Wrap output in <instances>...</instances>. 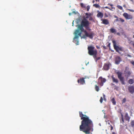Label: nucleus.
<instances>
[{
    "label": "nucleus",
    "mask_w": 134,
    "mask_h": 134,
    "mask_svg": "<svg viewBox=\"0 0 134 134\" xmlns=\"http://www.w3.org/2000/svg\"><path fill=\"white\" fill-rule=\"evenodd\" d=\"M79 114L81 119L82 120L79 127L80 130L86 134H90V131H92L93 130V122L88 116L83 115L82 112L79 111Z\"/></svg>",
    "instance_id": "nucleus-1"
},
{
    "label": "nucleus",
    "mask_w": 134,
    "mask_h": 134,
    "mask_svg": "<svg viewBox=\"0 0 134 134\" xmlns=\"http://www.w3.org/2000/svg\"><path fill=\"white\" fill-rule=\"evenodd\" d=\"M90 23L86 19L84 18L82 20L80 25H79L78 27V30H80L81 32H83L85 33V35H83V37H81L83 38H85L86 37H87L89 38L92 39L94 36V34L92 32H90L89 33L86 30H84L83 27H85L87 30H91V29L90 28L89 26Z\"/></svg>",
    "instance_id": "nucleus-2"
},
{
    "label": "nucleus",
    "mask_w": 134,
    "mask_h": 134,
    "mask_svg": "<svg viewBox=\"0 0 134 134\" xmlns=\"http://www.w3.org/2000/svg\"><path fill=\"white\" fill-rule=\"evenodd\" d=\"M82 32H79V30L77 29L75 30L74 34L75 35V36L74 38V40L75 42H76V44L78 45L79 43V40L78 38L79 36L81 37V35ZM83 38V37L82 38Z\"/></svg>",
    "instance_id": "nucleus-3"
},
{
    "label": "nucleus",
    "mask_w": 134,
    "mask_h": 134,
    "mask_svg": "<svg viewBox=\"0 0 134 134\" xmlns=\"http://www.w3.org/2000/svg\"><path fill=\"white\" fill-rule=\"evenodd\" d=\"M94 48H95L94 47L92 46H90L88 47V54L90 55H93L95 53H97V51L96 49H94Z\"/></svg>",
    "instance_id": "nucleus-4"
},
{
    "label": "nucleus",
    "mask_w": 134,
    "mask_h": 134,
    "mask_svg": "<svg viewBox=\"0 0 134 134\" xmlns=\"http://www.w3.org/2000/svg\"><path fill=\"white\" fill-rule=\"evenodd\" d=\"M116 73L118 75V77L122 85H125V83L124 81V78L122 76V73L118 71L116 72Z\"/></svg>",
    "instance_id": "nucleus-5"
},
{
    "label": "nucleus",
    "mask_w": 134,
    "mask_h": 134,
    "mask_svg": "<svg viewBox=\"0 0 134 134\" xmlns=\"http://www.w3.org/2000/svg\"><path fill=\"white\" fill-rule=\"evenodd\" d=\"M113 43L114 48L116 51L119 53L120 54L119 51H122L123 50L122 48L121 47H119V46H116V41L115 40H113L112 41Z\"/></svg>",
    "instance_id": "nucleus-6"
},
{
    "label": "nucleus",
    "mask_w": 134,
    "mask_h": 134,
    "mask_svg": "<svg viewBox=\"0 0 134 134\" xmlns=\"http://www.w3.org/2000/svg\"><path fill=\"white\" fill-rule=\"evenodd\" d=\"M99 85L102 86L103 85V83L105 82L106 80L105 78H103L101 76L99 78Z\"/></svg>",
    "instance_id": "nucleus-7"
},
{
    "label": "nucleus",
    "mask_w": 134,
    "mask_h": 134,
    "mask_svg": "<svg viewBox=\"0 0 134 134\" xmlns=\"http://www.w3.org/2000/svg\"><path fill=\"white\" fill-rule=\"evenodd\" d=\"M122 61L121 58L119 56H116L115 58V63L116 64H119Z\"/></svg>",
    "instance_id": "nucleus-8"
},
{
    "label": "nucleus",
    "mask_w": 134,
    "mask_h": 134,
    "mask_svg": "<svg viewBox=\"0 0 134 134\" xmlns=\"http://www.w3.org/2000/svg\"><path fill=\"white\" fill-rule=\"evenodd\" d=\"M110 65L111 64L109 63H105L103 69L105 70H108L109 69L110 66Z\"/></svg>",
    "instance_id": "nucleus-9"
},
{
    "label": "nucleus",
    "mask_w": 134,
    "mask_h": 134,
    "mask_svg": "<svg viewBox=\"0 0 134 134\" xmlns=\"http://www.w3.org/2000/svg\"><path fill=\"white\" fill-rule=\"evenodd\" d=\"M123 16L127 19H132L133 18L132 16L130 15H128L126 13H124L123 14Z\"/></svg>",
    "instance_id": "nucleus-10"
},
{
    "label": "nucleus",
    "mask_w": 134,
    "mask_h": 134,
    "mask_svg": "<svg viewBox=\"0 0 134 134\" xmlns=\"http://www.w3.org/2000/svg\"><path fill=\"white\" fill-rule=\"evenodd\" d=\"M125 76L127 77H129L131 74L130 70L127 68H126L125 70Z\"/></svg>",
    "instance_id": "nucleus-11"
},
{
    "label": "nucleus",
    "mask_w": 134,
    "mask_h": 134,
    "mask_svg": "<svg viewBox=\"0 0 134 134\" xmlns=\"http://www.w3.org/2000/svg\"><path fill=\"white\" fill-rule=\"evenodd\" d=\"M128 90L130 93H133L134 92V86H130L128 87Z\"/></svg>",
    "instance_id": "nucleus-12"
},
{
    "label": "nucleus",
    "mask_w": 134,
    "mask_h": 134,
    "mask_svg": "<svg viewBox=\"0 0 134 134\" xmlns=\"http://www.w3.org/2000/svg\"><path fill=\"white\" fill-rule=\"evenodd\" d=\"M84 79V78H82L78 79L77 80L78 83H80V84L82 85L84 84L85 83V80Z\"/></svg>",
    "instance_id": "nucleus-13"
},
{
    "label": "nucleus",
    "mask_w": 134,
    "mask_h": 134,
    "mask_svg": "<svg viewBox=\"0 0 134 134\" xmlns=\"http://www.w3.org/2000/svg\"><path fill=\"white\" fill-rule=\"evenodd\" d=\"M101 20L102 21V23L105 25H108L109 24V22L108 20L107 19H101Z\"/></svg>",
    "instance_id": "nucleus-14"
},
{
    "label": "nucleus",
    "mask_w": 134,
    "mask_h": 134,
    "mask_svg": "<svg viewBox=\"0 0 134 134\" xmlns=\"http://www.w3.org/2000/svg\"><path fill=\"white\" fill-rule=\"evenodd\" d=\"M111 77L112 79L113 82L115 83H118L119 81L117 79H115L113 75L111 76Z\"/></svg>",
    "instance_id": "nucleus-15"
},
{
    "label": "nucleus",
    "mask_w": 134,
    "mask_h": 134,
    "mask_svg": "<svg viewBox=\"0 0 134 134\" xmlns=\"http://www.w3.org/2000/svg\"><path fill=\"white\" fill-rule=\"evenodd\" d=\"M97 17L98 18H102L103 16V14L100 12H99L98 13V14L97 15Z\"/></svg>",
    "instance_id": "nucleus-16"
},
{
    "label": "nucleus",
    "mask_w": 134,
    "mask_h": 134,
    "mask_svg": "<svg viewBox=\"0 0 134 134\" xmlns=\"http://www.w3.org/2000/svg\"><path fill=\"white\" fill-rule=\"evenodd\" d=\"M125 118L126 120L128 121V122L129 121L130 117L129 116L128 114L127 113H126L125 116Z\"/></svg>",
    "instance_id": "nucleus-17"
},
{
    "label": "nucleus",
    "mask_w": 134,
    "mask_h": 134,
    "mask_svg": "<svg viewBox=\"0 0 134 134\" xmlns=\"http://www.w3.org/2000/svg\"><path fill=\"white\" fill-rule=\"evenodd\" d=\"M115 21H121L122 22H123L124 21V20L121 18H117L115 19Z\"/></svg>",
    "instance_id": "nucleus-18"
},
{
    "label": "nucleus",
    "mask_w": 134,
    "mask_h": 134,
    "mask_svg": "<svg viewBox=\"0 0 134 134\" xmlns=\"http://www.w3.org/2000/svg\"><path fill=\"white\" fill-rule=\"evenodd\" d=\"M134 82V81L132 79H130L129 80L128 82L130 84H132Z\"/></svg>",
    "instance_id": "nucleus-19"
},
{
    "label": "nucleus",
    "mask_w": 134,
    "mask_h": 134,
    "mask_svg": "<svg viewBox=\"0 0 134 134\" xmlns=\"http://www.w3.org/2000/svg\"><path fill=\"white\" fill-rule=\"evenodd\" d=\"M110 31L112 33L116 32V31L115 29L113 28H111L110 29Z\"/></svg>",
    "instance_id": "nucleus-20"
},
{
    "label": "nucleus",
    "mask_w": 134,
    "mask_h": 134,
    "mask_svg": "<svg viewBox=\"0 0 134 134\" xmlns=\"http://www.w3.org/2000/svg\"><path fill=\"white\" fill-rule=\"evenodd\" d=\"M111 101L113 103V105H115L116 104V102L115 100V99L113 98L111 100Z\"/></svg>",
    "instance_id": "nucleus-21"
},
{
    "label": "nucleus",
    "mask_w": 134,
    "mask_h": 134,
    "mask_svg": "<svg viewBox=\"0 0 134 134\" xmlns=\"http://www.w3.org/2000/svg\"><path fill=\"white\" fill-rule=\"evenodd\" d=\"M95 90L97 92H98L99 90V88L98 86L97 85H95Z\"/></svg>",
    "instance_id": "nucleus-22"
},
{
    "label": "nucleus",
    "mask_w": 134,
    "mask_h": 134,
    "mask_svg": "<svg viewBox=\"0 0 134 134\" xmlns=\"http://www.w3.org/2000/svg\"><path fill=\"white\" fill-rule=\"evenodd\" d=\"M93 6L95 7L96 8H99L100 7L99 5L98 4H94L93 5Z\"/></svg>",
    "instance_id": "nucleus-23"
},
{
    "label": "nucleus",
    "mask_w": 134,
    "mask_h": 134,
    "mask_svg": "<svg viewBox=\"0 0 134 134\" xmlns=\"http://www.w3.org/2000/svg\"><path fill=\"white\" fill-rule=\"evenodd\" d=\"M97 53H96L94 54L93 55H92L93 56V57L95 60L96 58H97Z\"/></svg>",
    "instance_id": "nucleus-24"
},
{
    "label": "nucleus",
    "mask_w": 134,
    "mask_h": 134,
    "mask_svg": "<svg viewBox=\"0 0 134 134\" xmlns=\"http://www.w3.org/2000/svg\"><path fill=\"white\" fill-rule=\"evenodd\" d=\"M117 7L119 9L122 10L123 9L122 7L120 5H118Z\"/></svg>",
    "instance_id": "nucleus-25"
},
{
    "label": "nucleus",
    "mask_w": 134,
    "mask_h": 134,
    "mask_svg": "<svg viewBox=\"0 0 134 134\" xmlns=\"http://www.w3.org/2000/svg\"><path fill=\"white\" fill-rule=\"evenodd\" d=\"M131 126L132 127H133L134 126V121H132L131 122Z\"/></svg>",
    "instance_id": "nucleus-26"
},
{
    "label": "nucleus",
    "mask_w": 134,
    "mask_h": 134,
    "mask_svg": "<svg viewBox=\"0 0 134 134\" xmlns=\"http://www.w3.org/2000/svg\"><path fill=\"white\" fill-rule=\"evenodd\" d=\"M81 7L82 8H85L86 6L82 3H81L80 4Z\"/></svg>",
    "instance_id": "nucleus-27"
},
{
    "label": "nucleus",
    "mask_w": 134,
    "mask_h": 134,
    "mask_svg": "<svg viewBox=\"0 0 134 134\" xmlns=\"http://www.w3.org/2000/svg\"><path fill=\"white\" fill-rule=\"evenodd\" d=\"M126 101V99L125 98L123 99L122 100V103H124Z\"/></svg>",
    "instance_id": "nucleus-28"
},
{
    "label": "nucleus",
    "mask_w": 134,
    "mask_h": 134,
    "mask_svg": "<svg viewBox=\"0 0 134 134\" xmlns=\"http://www.w3.org/2000/svg\"><path fill=\"white\" fill-rule=\"evenodd\" d=\"M98 66L99 68H101L102 66V63H100V64H99L98 65Z\"/></svg>",
    "instance_id": "nucleus-29"
},
{
    "label": "nucleus",
    "mask_w": 134,
    "mask_h": 134,
    "mask_svg": "<svg viewBox=\"0 0 134 134\" xmlns=\"http://www.w3.org/2000/svg\"><path fill=\"white\" fill-rule=\"evenodd\" d=\"M100 59V57H97L95 60L96 61V62H97L98 60H99Z\"/></svg>",
    "instance_id": "nucleus-30"
},
{
    "label": "nucleus",
    "mask_w": 134,
    "mask_h": 134,
    "mask_svg": "<svg viewBox=\"0 0 134 134\" xmlns=\"http://www.w3.org/2000/svg\"><path fill=\"white\" fill-rule=\"evenodd\" d=\"M103 99L102 97H100V102L101 103H102L103 102Z\"/></svg>",
    "instance_id": "nucleus-31"
},
{
    "label": "nucleus",
    "mask_w": 134,
    "mask_h": 134,
    "mask_svg": "<svg viewBox=\"0 0 134 134\" xmlns=\"http://www.w3.org/2000/svg\"><path fill=\"white\" fill-rule=\"evenodd\" d=\"M90 9V7L89 5H88L87 7V11L89 10V9Z\"/></svg>",
    "instance_id": "nucleus-32"
},
{
    "label": "nucleus",
    "mask_w": 134,
    "mask_h": 134,
    "mask_svg": "<svg viewBox=\"0 0 134 134\" xmlns=\"http://www.w3.org/2000/svg\"><path fill=\"white\" fill-rule=\"evenodd\" d=\"M121 120H122V121H121V122L122 123H124V118H122Z\"/></svg>",
    "instance_id": "nucleus-33"
},
{
    "label": "nucleus",
    "mask_w": 134,
    "mask_h": 134,
    "mask_svg": "<svg viewBox=\"0 0 134 134\" xmlns=\"http://www.w3.org/2000/svg\"><path fill=\"white\" fill-rule=\"evenodd\" d=\"M93 20V18L92 17L90 16L89 18V20L90 21H92Z\"/></svg>",
    "instance_id": "nucleus-34"
},
{
    "label": "nucleus",
    "mask_w": 134,
    "mask_h": 134,
    "mask_svg": "<svg viewBox=\"0 0 134 134\" xmlns=\"http://www.w3.org/2000/svg\"><path fill=\"white\" fill-rule=\"evenodd\" d=\"M130 63L133 65L134 66V61H131Z\"/></svg>",
    "instance_id": "nucleus-35"
},
{
    "label": "nucleus",
    "mask_w": 134,
    "mask_h": 134,
    "mask_svg": "<svg viewBox=\"0 0 134 134\" xmlns=\"http://www.w3.org/2000/svg\"><path fill=\"white\" fill-rule=\"evenodd\" d=\"M85 15L87 16H88V15H89V16H90L91 14H89L88 13H86L85 14Z\"/></svg>",
    "instance_id": "nucleus-36"
},
{
    "label": "nucleus",
    "mask_w": 134,
    "mask_h": 134,
    "mask_svg": "<svg viewBox=\"0 0 134 134\" xmlns=\"http://www.w3.org/2000/svg\"><path fill=\"white\" fill-rule=\"evenodd\" d=\"M126 56L128 57H131V55L129 54H127L126 55Z\"/></svg>",
    "instance_id": "nucleus-37"
},
{
    "label": "nucleus",
    "mask_w": 134,
    "mask_h": 134,
    "mask_svg": "<svg viewBox=\"0 0 134 134\" xmlns=\"http://www.w3.org/2000/svg\"><path fill=\"white\" fill-rule=\"evenodd\" d=\"M128 10H129V11H130V12H134V10H132V9H129Z\"/></svg>",
    "instance_id": "nucleus-38"
},
{
    "label": "nucleus",
    "mask_w": 134,
    "mask_h": 134,
    "mask_svg": "<svg viewBox=\"0 0 134 134\" xmlns=\"http://www.w3.org/2000/svg\"><path fill=\"white\" fill-rule=\"evenodd\" d=\"M110 126L111 127L110 130H112L113 129V127L111 125H110Z\"/></svg>",
    "instance_id": "nucleus-39"
},
{
    "label": "nucleus",
    "mask_w": 134,
    "mask_h": 134,
    "mask_svg": "<svg viewBox=\"0 0 134 134\" xmlns=\"http://www.w3.org/2000/svg\"><path fill=\"white\" fill-rule=\"evenodd\" d=\"M116 34L117 35L119 36H120V34L119 32H117L116 33Z\"/></svg>",
    "instance_id": "nucleus-40"
},
{
    "label": "nucleus",
    "mask_w": 134,
    "mask_h": 134,
    "mask_svg": "<svg viewBox=\"0 0 134 134\" xmlns=\"http://www.w3.org/2000/svg\"><path fill=\"white\" fill-rule=\"evenodd\" d=\"M90 16H89V15L86 16V19H88L89 18H90Z\"/></svg>",
    "instance_id": "nucleus-41"
},
{
    "label": "nucleus",
    "mask_w": 134,
    "mask_h": 134,
    "mask_svg": "<svg viewBox=\"0 0 134 134\" xmlns=\"http://www.w3.org/2000/svg\"><path fill=\"white\" fill-rule=\"evenodd\" d=\"M102 47H103V48L104 49H106L107 48L106 46H102Z\"/></svg>",
    "instance_id": "nucleus-42"
},
{
    "label": "nucleus",
    "mask_w": 134,
    "mask_h": 134,
    "mask_svg": "<svg viewBox=\"0 0 134 134\" xmlns=\"http://www.w3.org/2000/svg\"><path fill=\"white\" fill-rule=\"evenodd\" d=\"M103 98H104V99L105 98V96L104 94H103Z\"/></svg>",
    "instance_id": "nucleus-43"
},
{
    "label": "nucleus",
    "mask_w": 134,
    "mask_h": 134,
    "mask_svg": "<svg viewBox=\"0 0 134 134\" xmlns=\"http://www.w3.org/2000/svg\"><path fill=\"white\" fill-rule=\"evenodd\" d=\"M96 47L97 48V49H99L100 48V47L98 46H96Z\"/></svg>",
    "instance_id": "nucleus-44"
},
{
    "label": "nucleus",
    "mask_w": 134,
    "mask_h": 134,
    "mask_svg": "<svg viewBox=\"0 0 134 134\" xmlns=\"http://www.w3.org/2000/svg\"><path fill=\"white\" fill-rule=\"evenodd\" d=\"M110 43H109V44L107 46L108 47H110Z\"/></svg>",
    "instance_id": "nucleus-45"
},
{
    "label": "nucleus",
    "mask_w": 134,
    "mask_h": 134,
    "mask_svg": "<svg viewBox=\"0 0 134 134\" xmlns=\"http://www.w3.org/2000/svg\"><path fill=\"white\" fill-rule=\"evenodd\" d=\"M115 85L114 84H113V83H111V85Z\"/></svg>",
    "instance_id": "nucleus-46"
},
{
    "label": "nucleus",
    "mask_w": 134,
    "mask_h": 134,
    "mask_svg": "<svg viewBox=\"0 0 134 134\" xmlns=\"http://www.w3.org/2000/svg\"><path fill=\"white\" fill-rule=\"evenodd\" d=\"M126 5L125 4H124L123 5V7H126Z\"/></svg>",
    "instance_id": "nucleus-47"
},
{
    "label": "nucleus",
    "mask_w": 134,
    "mask_h": 134,
    "mask_svg": "<svg viewBox=\"0 0 134 134\" xmlns=\"http://www.w3.org/2000/svg\"><path fill=\"white\" fill-rule=\"evenodd\" d=\"M121 118H123V115L122 114H121Z\"/></svg>",
    "instance_id": "nucleus-48"
},
{
    "label": "nucleus",
    "mask_w": 134,
    "mask_h": 134,
    "mask_svg": "<svg viewBox=\"0 0 134 134\" xmlns=\"http://www.w3.org/2000/svg\"><path fill=\"white\" fill-rule=\"evenodd\" d=\"M114 17H115V18H116V19H117V18H118V17L117 16H114Z\"/></svg>",
    "instance_id": "nucleus-49"
},
{
    "label": "nucleus",
    "mask_w": 134,
    "mask_h": 134,
    "mask_svg": "<svg viewBox=\"0 0 134 134\" xmlns=\"http://www.w3.org/2000/svg\"><path fill=\"white\" fill-rule=\"evenodd\" d=\"M132 45L133 47L134 48V43H133L132 44Z\"/></svg>",
    "instance_id": "nucleus-50"
},
{
    "label": "nucleus",
    "mask_w": 134,
    "mask_h": 134,
    "mask_svg": "<svg viewBox=\"0 0 134 134\" xmlns=\"http://www.w3.org/2000/svg\"><path fill=\"white\" fill-rule=\"evenodd\" d=\"M112 134H116V133H115L114 132H113V133H112Z\"/></svg>",
    "instance_id": "nucleus-51"
},
{
    "label": "nucleus",
    "mask_w": 134,
    "mask_h": 134,
    "mask_svg": "<svg viewBox=\"0 0 134 134\" xmlns=\"http://www.w3.org/2000/svg\"><path fill=\"white\" fill-rule=\"evenodd\" d=\"M130 1H131L132 2H133V0H130Z\"/></svg>",
    "instance_id": "nucleus-52"
},
{
    "label": "nucleus",
    "mask_w": 134,
    "mask_h": 134,
    "mask_svg": "<svg viewBox=\"0 0 134 134\" xmlns=\"http://www.w3.org/2000/svg\"><path fill=\"white\" fill-rule=\"evenodd\" d=\"M94 0H93V3H94Z\"/></svg>",
    "instance_id": "nucleus-53"
},
{
    "label": "nucleus",
    "mask_w": 134,
    "mask_h": 134,
    "mask_svg": "<svg viewBox=\"0 0 134 134\" xmlns=\"http://www.w3.org/2000/svg\"><path fill=\"white\" fill-rule=\"evenodd\" d=\"M133 38H134V35L133 36Z\"/></svg>",
    "instance_id": "nucleus-54"
},
{
    "label": "nucleus",
    "mask_w": 134,
    "mask_h": 134,
    "mask_svg": "<svg viewBox=\"0 0 134 134\" xmlns=\"http://www.w3.org/2000/svg\"><path fill=\"white\" fill-rule=\"evenodd\" d=\"M115 87H117L116 86V85H115Z\"/></svg>",
    "instance_id": "nucleus-55"
},
{
    "label": "nucleus",
    "mask_w": 134,
    "mask_h": 134,
    "mask_svg": "<svg viewBox=\"0 0 134 134\" xmlns=\"http://www.w3.org/2000/svg\"><path fill=\"white\" fill-rule=\"evenodd\" d=\"M96 1H97V0H96Z\"/></svg>",
    "instance_id": "nucleus-56"
},
{
    "label": "nucleus",
    "mask_w": 134,
    "mask_h": 134,
    "mask_svg": "<svg viewBox=\"0 0 134 134\" xmlns=\"http://www.w3.org/2000/svg\"><path fill=\"white\" fill-rule=\"evenodd\" d=\"M106 8H107V7H106Z\"/></svg>",
    "instance_id": "nucleus-57"
}]
</instances>
